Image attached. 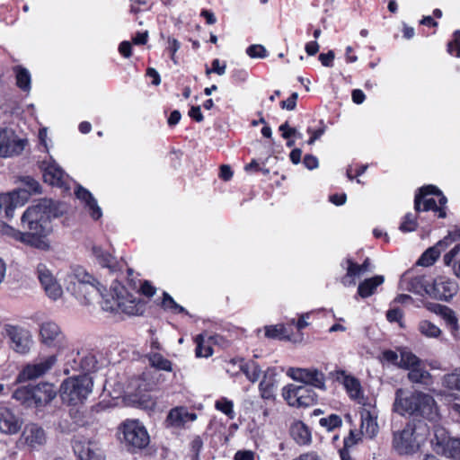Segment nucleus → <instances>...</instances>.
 Segmentation results:
<instances>
[{"mask_svg": "<svg viewBox=\"0 0 460 460\" xmlns=\"http://www.w3.org/2000/svg\"><path fill=\"white\" fill-rule=\"evenodd\" d=\"M75 193L76 198L84 203V206L87 208L90 216L94 220L102 217V211L99 207L96 199L93 197L88 190L83 188L82 186H77Z\"/></svg>", "mask_w": 460, "mask_h": 460, "instance_id": "obj_26", "label": "nucleus"}, {"mask_svg": "<svg viewBox=\"0 0 460 460\" xmlns=\"http://www.w3.org/2000/svg\"><path fill=\"white\" fill-rule=\"evenodd\" d=\"M64 283L68 292L87 303L97 295L102 296L100 283L78 265L68 269L64 277Z\"/></svg>", "mask_w": 460, "mask_h": 460, "instance_id": "obj_4", "label": "nucleus"}, {"mask_svg": "<svg viewBox=\"0 0 460 460\" xmlns=\"http://www.w3.org/2000/svg\"><path fill=\"white\" fill-rule=\"evenodd\" d=\"M197 420V414L190 412L185 407H175L172 409L167 417L166 424L173 428H184L188 423Z\"/></svg>", "mask_w": 460, "mask_h": 460, "instance_id": "obj_24", "label": "nucleus"}, {"mask_svg": "<svg viewBox=\"0 0 460 460\" xmlns=\"http://www.w3.org/2000/svg\"><path fill=\"white\" fill-rule=\"evenodd\" d=\"M360 433L356 432L355 430H350L349 434L347 438H344V448L340 450V456L341 460H352L351 456L346 450L348 447H351L358 443L361 440Z\"/></svg>", "mask_w": 460, "mask_h": 460, "instance_id": "obj_40", "label": "nucleus"}, {"mask_svg": "<svg viewBox=\"0 0 460 460\" xmlns=\"http://www.w3.org/2000/svg\"><path fill=\"white\" fill-rule=\"evenodd\" d=\"M51 204L50 199H43L25 210L22 225L28 232L23 233L21 242L40 250H49V244L43 237L50 231Z\"/></svg>", "mask_w": 460, "mask_h": 460, "instance_id": "obj_1", "label": "nucleus"}, {"mask_svg": "<svg viewBox=\"0 0 460 460\" xmlns=\"http://www.w3.org/2000/svg\"><path fill=\"white\" fill-rule=\"evenodd\" d=\"M195 341L197 343L195 351L197 357L208 358L212 355L213 349L209 345H205L204 336L202 334L198 335Z\"/></svg>", "mask_w": 460, "mask_h": 460, "instance_id": "obj_49", "label": "nucleus"}, {"mask_svg": "<svg viewBox=\"0 0 460 460\" xmlns=\"http://www.w3.org/2000/svg\"><path fill=\"white\" fill-rule=\"evenodd\" d=\"M149 365L158 370L172 371V363L160 353H151L147 356Z\"/></svg>", "mask_w": 460, "mask_h": 460, "instance_id": "obj_39", "label": "nucleus"}, {"mask_svg": "<svg viewBox=\"0 0 460 460\" xmlns=\"http://www.w3.org/2000/svg\"><path fill=\"white\" fill-rule=\"evenodd\" d=\"M57 362V357L51 355L35 364H29L20 372L17 380L24 382L42 376L49 371Z\"/></svg>", "mask_w": 460, "mask_h": 460, "instance_id": "obj_20", "label": "nucleus"}, {"mask_svg": "<svg viewBox=\"0 0 460 460\" xmlns=\"http://www.w3.org/2000/svg\"><path fill=\"white\" fill-rule=\"evenodd\" d=\"M447 51L451 55L460 58V31L455 32L454 40L447 45Z\"/></svg>", "mask_w": 460, "mask_h": 460, "instance_id": "obj_55", "label": "nucleus"}, {"mask_svg": "<svg viewBox=\"0 0 460 460\" xmlns=\"http://www.w3.org/2000/svg\"><path fill=\"white\" fill-rule=\"evenodd\" d=\"M386 318L389 322H399L402 318V312L398 308H393L387 311Z\"/></svg>", "mask_w": 460, "mask_h": 460, "instance_id": "obj_61", "label": "nucleus"}, {"mask_svg": "<svg viewBox=\"0 0 460 460\" xmlns=\"http://www.w3.org/2000/svg\"><path fill=\"white\" fill-rule=\"evenodd\" d=\"M458 289V283L455 279L447 276H438L430 280L429 297L448 302L457 294Z\"/></svg>", "mask_w": 460, "mask_h": 460, "instance_id": "obj_12", "label": "nucleus"}, {"mask_svg": "<svg viewBox=\"0 0 460 460\" xmlns=\"http://www.w3.org/2000/svg\"><path fill=\"white\" fill-rule=\"evenodd\" d=\"M290 434L299 445H307L311 442V432L302 421H295L291 425Z\"/></svg>", "mask_w": 460, "mask_h": 460, "instance_id": "obj_32", "label": "nucleus"}, {"mask_svg": "<svg viewBox=\"0 0 460 460\" xmlns=\"http://www.w3.org/2000/svg\"><path fill=\"white\" fill-rule=\"evenodd\" d=\"M26 145V141L16 136L12 129L0 130V157H10L20 155Z\"/></svg>", "mask_w": 460, "mask_h": 460, "instance_id": "obj_16", "label": "nucleus"}, {"mask_svg": "<svg viewBox=\"0 0 460 460\" xmlns=\"http://www.w3.org/2000/svg\"><path fill=\"white\" fill-rule=\"evenodd\" d=\"M419 365H422V361L414 353L407 349L400 350V361L398 362L399 367L408 370Z\"/></svg>", "mask_w": 460, "mask_h": 460, "instance_id": "obj_36", "label": "nucleus"}, {"mask_svg": "<svg viewBox=\"0 0 460 460\" xmlns=\"http://www.w3.org/2000/svg\"><path fill=\"white\" fill-rule=\"evenodd\" d=\"M298 94L296 93H293L290 97H288L287 100L282 101L280 102V106L282 109H287L288 111H293L296 109V100H297Z\"/></svg>", "mask_w": 460, "mask_h": 460, "instance_id": "obj_59", "label": "nucleus"}, {"mask_svg": "<svg viewBox=\"0 0 460 460\" xmlns=\"http://www.w3.org/2000/svg\"><path fill=\"white\" fill-rule=\"evenodd\" d=\"M38 279L46 295L52 300H57L63 294L62 288L45 263H39L36 267Z\"/></svg>", "mask_w": 460, "mask_h": 460, "instance_id": "obj_15", "label": "nucleus"}, {"mask_svg": "<svg viewBox=\"0 0 460 460\" xmlns=\"http://www.w3.org/2000/svg\"><path fill=\"white\" fill-rule=\"evenodd\" d=\"M40 340L48 348L58 350L67 346V341L60 327L54 322L49 321L41 323L40 327Z\"/></svg>", "mask_w": 460, "mask_h": 460, "instance_id": "obj_13", "label": "nucleus"}, {"mask_svg": "<svg viewBox=\"0 0 460 460\" xmlns=\"http://www.w3.org/2000/svg\"><path fill=\"white\" fill-rule=\"evenodd\" d=\"M277 387V380L273 370L268 369L259 385L260 394L262 399L274 400Z\"/></svg>", "mask_w": 460, "mask_h": 460, "instance_id": "obj_29", "label": "nucleus"}, {"mask_svg": "<svg viewBox=\"0 0 460 460\" xmlns=\"http://www.w3.org/2000/svg\"><path fill=\"white\" fill-rule=\"evenodd\" d=\"M234 460H254V453L250 450H239L234 455Z\"/></svg>", "mask_w": 460, "mask_h": 460, "instance_id": "obj_64", "label": "nucleus"}, {"mask_svg": "<svg viewBox=\"0 0 460 460\" xmlns=\"http://www.w3.org/2000/svg\"><path fill=\"white\" fill-rule=\"evenodd\" d=\"M408 379L411 383L428 384L430 378V374L424 369L422 365L416 366L415 367L408 369Z\"/></svg>", "mask_w": 460, "mask_h": 460, "instance_id": "obj_38", "label": "nucleus"}, {"mask_svg": "<svg viewBox=\"0 0 460 460\" xmlns=\"http://www.w3.org/2000/svg\"><path fill=\"white\" fill-rule=\"evenodd\" d=\"M40 169L43 172V179L45 182L63 188L66 190L70 189L68 175L54 160L42 162Z\"/></svg>", "mask_w": 460, "mask_h": 460, "instance_id": "obj_17", "label": "nucleus"}, {"mask_svg": "<svg viewBox=\"0 0 460 460\" xmlns=\"http://www.w3.org/2000/svg\"><path fill=\"white\" fill-rule=\"evenodd\" d=\"M215 407L217 410L225 413L229 419L233 420L234 418V403L232 401L226 398H221L215 402Z\"/></svg>", "mask_w": 460, "mask_h": 460, "instance_id": "obj_48", "label": "nucleus"}, {"mask_svg": "<svg viewBox=\"0 0 460 460\" xmlns=\"http://www.w3.org/2000/svg\"><path fill=\"white\" fill-rule=\"evenodd\" d=\"M418 330L427 338H438L441 334L440 328L428 320L420 321L418 325Z\"/></svg>", "mask_w": 460, "mask_h": 460, "instance_id": "obj_41", "label": "nucleus"}, {"mask_svg": "<svg viewBox=\"0 0 460 460\" xmlns=\"http://www.w3.org/2000/svg\"><path fill=\"white\" fill-rule=\"evenodd\" d=\"M341 266L346 269V274L341 279V283L345 287L354 286L356 284V278L363 274L359 265L355 263L350 258H348L341 263Z\"/></svg>", "mask_w": 460, "mask_h": 460, "instance_id": "obj_31", "label": "nucleus"}, {"mask_svg": "<svg viewBox=\"0 0 460 460\" xmlns=\"http://www.w3.org/2000/svg\"><path fill=\"white\" fill-rule=\"evenodd\" d=\"M442 385L449 390L460 392V367L442 378Z\"/></svg>", "mask_w": 460, "mask_h": 460, "instance_id": "obj_42", "label": "nucleus"}, {"mask_svg": "<svg viewBox=\"0 0 460 460\" xmlns=\"http://www.w3.org/2000/svg\"><path fill=\"white\" fill-rule=\"evenodd\" d=\"M4 331L13 350L22 355L30 352L33 340L31 332L28 329L17 325H6Z\"/></svg>", "mask_w": 460, "mask_h": 460, "instance_id": "obj_11", "label": "nucleus"}, {"mask_svg": "<svg viewBox=\"0 0 460 460\" xmlns=\"http://www.w3.org/2000/svg\"><path fill=\"white\" fill-rule=\"evenodd\" d=\"M93 385L92 377L86 374L66 378L61 384L60 397L71 405L83 403L92 393Z\"/></svg>", "mask_w": 460, "mask_h": 460, "instance_id": "obj_6", "label": "nucleus"}, {"mask_svg": "<svg viewBox=\"0 0 460 460\" xmlns=\"http://www.w3.org/2000/svg\"><path fill=\"white\" fill-rule=\"evenodd\" d=\"M321 127L316 129L313 130L311 128H308L307 132L311 135L310 138L307 141L308 145H313L316 140H318L325 132L326 126L323 124V121H321Z\"/></svg>", "mask_w": 460, "mask_h": 460, "instance_id": "obj_56", "label": "nucleus"}, {"mask_svg": "<svg viewBox=\"0 0 460 460\" xmlns=\"http://www.w3.org/2000/svg\"><path fill=\"white\" fill-rule=\"evenodd\" d=\"M287 376L306 386L311 385L322 391L326 390L325 375L318 368L289 367L287 370Z\"/></svg>", "mask_w": 460, "mask_h": 460, "instance_id": "obj_10", "label": "nucleus"}, {"mask_svg": "<svg viewBox=\"0 0 460 460\" xmlns=\"http://www.w3.org/2000/svg\"><path fill=\"white\" fill-rule=\"evenodd\" d=\"M34 386L27 385L16 389L13 397L27 407L34 406Z\"/></svg>", "mask_w": 460, "mask_h": 460, "instance_id": "obj_35", "label": "nucleus"}, {"mask_svg": "<svg viewBox=\"0 0 460 460\" xmlns=\"http://www.w3.org/2000/svg\"><path fill=\"white\" fill-rule=\"evenodd\" d=\"M226 63L220 64L219 59L216 58L212 61V67L206 69V74L216 73L218 75H223L226 73Z\"/></svg>", "mask_w": 460, "mask_h": 460, "instance_id": "obj_57", "label": "nucleus"}, {"mask_svg": "<svg viewBox=\"0 0 460 460\" xmlns=\"http://www.w3.org/2000/svg\"><path fill=\"white\" fill-rule=\"evenodd\" d=\"M282 396L292 407H307L314 404L317 396L315 393L306 385L289 384L283 387Z\"/></svg>", "mask_w": 460, "mask_h": 460, "instance_id": "obj_9", "label": "nucleus"}, {"mask_svg": "<svg viewBox=\"0 0 460 460\" xmlns=\"http://www.w3.org/2000/svg\"><path fill=\"white\" fill-rule=\"evenodd\" d=\"M337 379L340 380V376H342V384L349 394V397L359 405H363L369 402L371 397H365L362 392L359 381L354 376H348L344 371H338Z\"/></svg>", "mask_w": 460, "mask_h": 460, "instance_id": "obj_23", "label": "nucleus"}, {"mask_svg": "<svg viewBox=\"0 0 460 460\" xmlns=\"http://www.w3.org/2000/svg\"><path fill=\"white\" fill-rule=\"evenodd\" d=\"M165 310H170L175 314L187 313L185 308L178 305L174 299L166 292H164V298L161 304Z\"/></svg>", "mask_w": 460, "mask_h": 460, "instance_id": "obj_47", "label": "nucleus"}, {"mask_svg": "<svg viewBox=\"0 0 460 460\" xmlns=\"http://www.w3.org/2000/svg\"><path fill=\"white\" fill-rule=\"evenodd\" d=\"M265 336L269 339H287L286 328L282 324L270 325L265 327Z\"/></svg>", "mask_w": 460, "mask_h": 460, "instance_id": "obj_45", "label": "nucleus"}, {"mask_svg": "<svg viewBox=\"0 0 460 460\" xmlns=\"http://www.w3.org/2000/svg\"><path fill=\"white\" fill-rule=\"evenodd\" d=\"M123 442L128 449H142L150 441L145 426L137 420H128L121 425Z\"/></svg>", "mask_w": 460, "mask_h": 460, "instance_id": "obj_7", "label": "nucleus"}, {"mask_svg": "<svg viewBox=\"0 0 460 460\" xmlns=\"http://www.w3.org/2000/svg\"><path fill=\"white\" fill-rule=\"evenodd\" d=\"M22 187L19 189L0 194V209L4 211L5 217L9 219L14 216V209L23 206L32 194L41 192V186L38 181L31 176L20 178Z\"/></svg>", "mask_w": 460, "mask_h": 460, "instance_id": "obj_5", "label": "nucleus"}, {"mask_svg": "<svg viewBox=\"0 0 460 460\" xmlns=\"http://www.w3.org/2000/svg\"><path fill=\"white\" fill-rule=\"evenodd\" d=\"M92 252L100 265L108 268L112 271L115 270L116 260L111 253L103 251L101 247L96 245L92 247Z\"/></svg>", "mask_w": 460, "mask_h": 460, "instance_id": "obj_34", "label": "nucleus"}, {"mask_svg": "<svg viewBox=\"0 0 460 460\" xmlns=\"http://www.w3.org/2000/svg\"><path fill=\"white\" fill-rule=\"evenodd\" d=\"M342 423L341 418L337 414H331L328 417L322 418L319 420V424L325 428L328 431L341 426Z\"/></svg>", "mask_w": 460, "mask_h": 460, "instance_id": "obj_50", "label": "nucleus"}, {"mask_svg": "<svg viewBox=\"0 0 460 460\" xmlns=\"http://www.w3.org/2000/svg\"><path fill=\"white\" fill-rule=\"evenodd\" d=\"M435 312H438L447 324L451 325L454 329L457 328V318L455 312L446 305H434Z\"/></svg>", "mask_w": 460, "mask_h": 460, "instance_id": "obj_43", "label": "nucleus"}, {"mask_svg": "<svg viewBox=\"0 0 460 460\" xmlns=\"http://www.w3.org/2000/svg\"><path fill=\"white\" fill-rule=\"evenodd\" d=\"M73 449L78 460H105L103 451L94 441L76 439Z\"/></svg>", "mask_w": 460, "mask_h": 460, "instance_id": "obj_19", "label": "nucleus"}, {"mask_svg": "<svg viewBox=\"0 0 460 460\" xmlns=\"http://www.w3.org/2000/svg\"><path fill=\"white\" fill-rule=\"evenodd\" d=\"M0 233L3 235H6L19 241H21L22 237L23 236V233L14 229L13 227L2 221L0 222Z\"/></svg>", "mask_w": 460, "mask_h": 460, "instance_id": "obj_53", "label": "nucleus"}, {"mask_svg": "<svg viewBox=\"0 0 460 460\" xmlns=\"http://www.w3.org/2000/svg\"><path fill=\"white\" fill-rule=\"evenodd\" d=\"M430 195H440V190L433 185L424 186L420 189L419 193L415 195L414 208L417 212L420 211H438L439 217H445V210L438 208L435 199Z\"/></svg>", "mask_w": 460, "mask_h": 460, "instance_id": "obj_14", "label": "nucleus"}, {"mask_svg": "<svg viewBox=\"0 0 460 460\" xmlns=\"http://www.w3.org/2000/svg\"><path fill=\"white\" fill-rule=\"evenodd\" d=\"M392 411L401 416L409 414L422 417L429 421H436L438 419V410L434 398L417 390L396 389Z\"/></svg>", "mask_w": 460, "mask_h": 460, "instance_id": "obj_2", "label": "nucleus"}, {"mask_svg": "<svg viewBox=\"0 0 460 460\" xmlns=\"http://www.w3.org/2000/svg\"><path fill=\"white\" fill-rule=\"evenodd\" d=\"M34 406L39 407L49 403L56 397V391L53 385L42 384L34 386Z\"/></svg>", "mask_w": 460, "mask_h": 460, "instance_id": "obj_30", "label": "nucleus"}, {"mask_svg": "<svg viewBox=\"0 0 460 460\" xmlns=\"http://www.w3.org/2000/svg\"><path fill=\"white\" fill-rule=\"evenodd\" d=\"M119 51L124 58H129L132 54L131 43L127 40L122 41L119 46Z\"/></svg>", "mask_w": 460, "mask_h": 460, "instance_id": "obj_62", "label": "nucleus"}, {"mask_svg": "<svg viewBox=\"0 0 460 460\" xmlns=\"http://www.w3.org/2000/svg\"><path fill=\"white\" fill-rule=\"evenodd\" d=\"M79 368L85 373H90L97 368V359L93 354L88 353L82 357L79 363Z\"/></svg>", "mask_w": 460, "mask_h": 460, "instance_id": "obj_46", "label": "nucleus"}, {"mask_svg": "<svg viewBox=\"0 0 460 460\" xmlns=\"http://www.w3.org/2000/svg\"><path fill=\"white\" fill-rule=\"evenodd\" d=\"M166 43H167L166 49L169 51V53L171 55L172 61L175 65L178 64L175 54L181 48L180 41L172 37H168Z\"/></svg>", "mask_w": 460, "mask_h": 460, "instance_id": "obj_54", "label": "nucleus"}, {"mask_svg": "<svg viewBox=\"0 0 460 460\" xmlns=\"http://www.w3.org/2000/svg\"><path fill=\"white\" fill-rule=\"evenodd\" d=\"M334 52L329 50L327 53H322L319 55V60L323 66L332 67L333 66Z\"/></svg>", "mask_w": 460, "mask_h": 460, "instance_id": "obj_58", "label": "nucleus"}, {"mask_svg": "<svg viewBox=\"0 0 460 460\" xmlns=\"http://www.w3.org/2000/svg\"><path fill=\"white\" fill-rule=\"evenodd\" d=\"M417 226H418V223L416 221L415 217L412 214L408 213L404 216L402 222L400 225L399 229L402 232L408 233V232H412V231L416 230Z\"/></svg>", "mask_w": 460, "mask_h": 460, "instance_id": "obj_51", "label": "nucleus"}, {"mask_svg": "<svg viewBox=\"0 0 460 460\" xmlns=\"http://www.w3.org/2000/svg\"><path fill=\"white\" fill-rule=\"evenodd\" d=\"M238 369L242 371L247 379L252 383L257 382L261 375V369L260 366L254 361L248 363H243V361H240Z\"/></svg>", "mask_w": 460, "mask_h": 460, "instance_id": "obj_37", "label": "nucleus"}, {"mask_svg": "<svg viewBox=\"0 0 460 460\" xmlns=\"http://www.w3.org/2000/svg\"><path fill=\"white\" fill-rule=\"evenodd\" d=\"M100 287L102 288V296L97 295L93 298L98 297V296L102 298L101 305H102V308L104 311L116 312V311L121 310L122 312H124L128 314H137V310L136 309V305H133L132 302L129 306H126L124 302L115 299L113 296H111V298H107V297H105V295H104V291H106V288L101 284H100Z\"/></svg>", "mask_w": 460, "mask_h": 460, "instance_id": "obj_25", "label": "nucleus"}, {"mask_svg": "<svg viewBox=\"0 0 460 460\" xmlns=\"http://www.w3.org/2000/svg\"><path fill=\"white\" fill-rule=\"evenodd\" d=\"M246 54L252 58H264L268 56V51L264 46L253 44L247 48Z\"/></svg>", "mask_w": 460, "mask_h": 460, "instance_id": "obj_52", "label": "nucleus"}, {"mask_svg": "<svg viewBox=\"0 0 460 460\" xmlns=\"http://www.w3.org/2000/svg\"><path fill=\"white\" fill-rule=\"evenodd\" d=\"M22 420L15 412L5 406H0V432L5 435H14L19 432Z\"/></svg>", "mask_w": 460, "mask_h": 460, "instance_id": "obj_21", "label": "nucleus"}, {"mask_svg": "<svg viewBox=\"0 0 460 460\" xmlns=\"http://www.w3.org/2000/svg\"><path fill=\"white\" fill-rule=\"evenodd\" d=\"M401 288L403 290L412 292L420 296H429L430 280L423 275L403 276L400 281Z\"/></svg>", "mask_w": 460, "mask_h": 460, "instance_id": "obj_22", "label": "nucleus"}, {"mask_svg": "<svg viewBox=\"0 0 460 460\" xmlns=\"http://www.w3.org/2000/svg\"><path fill=\"white\" fill-rule=\"evenodd\" d=\"M450 241V237H445L443 240L438 242L435 246L429 248L418 260V264L423 267L432 265L439 257L441 251L448 245Z\"/></svg>", "mask_w": 460, "mask_h": 460, "instance_id": "obj_28", "label": "nucleus"}, {"mask_svg": "<svg viewBox=\"0 0 460 460\" xmlns=\"http://www.w3.org/2000/svg\"><path fill=\"white\" fill-rule=\"evenodd\" d=\"M429 435V427L422 421H409L392 434V449L399 456H411L419 451Z\"/></svg>", "mask_w": 460, "mask_h": 460, "instance_id": "obj_3", "label": "nucleus"}, {"mask_svg": "<svg viewBox=\"0 0 460 460\" xmlns=\"http://www.w3.org/2000/svg\"><path fill=\"white\" fill-rule=\"evenodd\" d=\"M279 129L282 132V137L286 139L296 134V129L290 128L288 122L281 124Z\"/></svg>", "mask_w": 460, "mask_h": 460, "instance_id": "obj_63", "label": "nucleus"}, {"mask_svg": "<svg viewBox=\"0 0 460 460\" xmlns=\"http://www.w3.org/2000/svg\"><path fill=\"white\" fill-rule=\"evenodd\" d=\"M21 439L31 450H38L47 444L48 435L41 426L29 423L24 427Z\"/></svg>", "mask_w": 460, "mask_h": 460, "instance_id": "obj_18", "label": "nucleus"}, {"mask_svg": "<svg viewBox=\"0 0 460 460\" xmlns=\"http://www.w3.org/2000/svg\"><path fill=\"white\" fill-rule=\"evenodd\" d=\"M16 82L19 88L23 91L31 89V75L30 72L22 67L16 69Z\"/></svg>", "mask_w": 460, "mask_h": 460, "instance_id": "obj_44", "label": "nucleus"}, {"mask_svg": "<svg viewBox=\"0 0 460 460\" xmlns=\"http://www.w3.org/2000/svg\"><path fill=\"white\" fill-rule=\"evenodd\" d=\"M384 280V277L380 275L365 279L358 285V295L363 298L372 296L376 288L383 284Z\"/></svg>", "mask_w": 460, "mask_h": 460, "instance_id": "obj_33", "label": "nucleus"}, {"mask_svg": "<svg viewBox=\"0 0 460 460\" xmlns=\"http://www.w3.org/2000/svg\"><path fill=\"white\" fill-rule=\"evenodd\" d=\"M438 450L451 458H460V438H439L436 434Z\"/></svg>", "mask_w": 460, "mask_h": 460, "instance_id": "obj_27", "label": "nucleus"}, {"mask_svg": "<svg viewBox=\"0 0 460 460\" xmlns=\"http://www.w3.org/2000/svg\"><path fill=\"white\" fill-rule=\"evenodd\" d=\"M378 416L376 400L371 397L369 402L361 405L360 411V431L369 439L375 438L379 433Z\"/></svg>", "mask_w": 460, "mask_h": 460, "instance_id": "obj_8", "label": "nucleus"}, {"mask_svg": "<svg viewBox=\"0 0 460 460\" xmlns=\"http://www.w3.org/2000/svg\"><path fill=\"white\" fill-rule=\"evenodd\" d=\"M303 164L309 170H314L318 167L319 162L318 159L312 155H306L304 157Z\"/></svg>", "mask_w": 460, "mask_h": 460, "instance_id": "obj_60", "label": "nucleus"}]
</instances>
